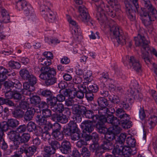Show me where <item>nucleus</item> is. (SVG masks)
<instances>
[{
    "label": "nucleus",
    "instance_id": "nucleus-1",
    "mask_svg": "<svg viewBox=\"0 0 157 157\" xmlns=\"http://www.w3.org/2000/svg\"><path fill=\"white\" fill-rule=\"evenodd\" d=\"M135 44L136 46L141 47L142 59L147 64H151L149 57V52H151L157 58V52L153 48L150 47L148 44L149 43L146 40L144 36L139 33L134 38Z\"/></svg>",
    "mask_w": 157,
    "mask_h": 157
},
{
    "label": "nucleus",
    "instance_id": "nucleus-2",
    "mask_svg": "<svg viewBox=\"0 0 157 157\" xmlns=\"http://www.w3.org/2000/svg\"><path fill=\"white\" fill-rule=\"evenodd\" d=\"M135 44L136 46L141 47L142 59L147 64H151L149 57V52H151L157 58V52L153 48L150 47L148 44L149 43L146 40L144 36L139 33L134 38Z\"/></svg>",
    "mask_w": 157,
    "mask_h": 157
},
{
    "label": "nucleus",
    "instance_id": "nucleus-3",
    "mask_svg": "<svg viewBox=\"0 0 157 157\" xmlns=\"http://www.w3.org/2000/svg\"><path fill=\"white\" fill-rule=\"evenodd\" d=\"M135 44L136 46L141 47L142 59L147 64H151L149 57V52H151L157 58V52L153 48L150 47L148 44L149 43L146 40L144 36L139 33L134 38Z\"/></svg>",
    "mask_w": 157,
    "mask_h": 157
},
{
    "label": "nucleus",
    "instance_id": "nucleus-4",
    "mask_svg": "<svg viewBox=\"0 0 157 157\" xmlns=\"http://www.w3.org/2000/svg\"><path fill=\"white\" fill-rule=\"evenodd\" d=\"M34 72L37 74L41 72L39 77L41 79L45 81V84L47 86L53 85L56 82L57 79L55 77L56 72L53 68H51L48 66L41 68L35 66Z\"/></svg>",
    "mask_w": 157,
    "mask_h": 157
},
{
    "label": "nucleus",
    "instance_id": "nucleus-5",
    "mask_svg": "<svg viewBox=\"0 0 157 157\" xmlns=\"http://www.w3.org/2000/svg\"><path fill=\"white\" fill-rule=\"evenodd\" d=\"M142 3L144 7L142 9V15L144 17H147L146 19H143L142 21L147 26L150 25L152 21L157 19V11L149 0H143Z\"/></svg>",
    "mask_w": 157,
    "mask_h": 157
},
{
    "label": "nucleus",
    "instance_id": "nucleus-6",
    "mask_svg": "<svg viewBox=\"0 0 157 157\" xmlns=\"http://www.w3.org/2000/svg\"><path fill=\"white\" fill-rule=\"evenodd\" d=\"M99 21L104 27L109 25L110 27V34L113 38L115 39L119 37L121 34H123V32L121 29L118 26L114 24V22L113 20L110 19H108L106 17V20L103 18L101 21Z\"/></svg>",
    "mask_w": 157,
    "mask_h": 157
},
{
    "label": "nucleus",
    "instance_id": "nucleus-7",
    "mask_svg": "<svg viewBox=\"0 0 157 157\" xmlns=\"http://www.w3.org/2000/svg\"><path fill=\"white\" fill-rule=\"evenodd\" d=\"M125 5V9L126 13L128 18L131 21L135 20V11L132 9V6L130 3L132 2L136 8V10L138 11L139 6L138 3V0H123Z\"/></svg>",
    "mask_w": 157,
    "mask_h": 157
},
{
    "label": "nucleus",
    "instance_id": "nucleus-8",
    "mask_svg": "<svg viewBox=\"0 0 157 157\" xmlns=\"http://www.w3.org/2000/svg\"><path fill=\"white\" fill-rule=\"evenodd\" d=\"M116 110L115 115L121 120L123 128H130L132 126L131 121H129V116L121 108L115 107Z\"/></svg>",
    "mask_w": 157,
    "mask_h": 157
},
{
    "label": "nucleus",
    "instance_id": "nucleus-9",
    "mask_svg": "<svg viewBox=\"0 0 157 157\" xmlns=\"http://www.w3.org/2000/svg\"><path fill=\"white\" fill-rule=\"evenodd\" d=\"M79 13L78 18L81 21L90 25H93V22L89 14L87 9L83 5H81L78 7Z\"/></svg>",
    "mask_w": 157,
    "mask_h": 157
},
{
    "label": "nucleus",
    "instance_id": "nucleus-10",
    "mask_svg": "<svg viewBox=\"0 0 157 157\" xmlns=\"http://www.w3.org/2000/svg\"><path fill=\"white\" fill-rule=\"evenodd\" d=\"M124 64L127 65L128 68H132L137 72H140L141 71V66L139 61L134 56H126L123 59Z\"/></svg>",
    "mask_w": 157,
    "mask_h": 157
},
{
    "label": "nucleus",
    "instance_id": "nucleus-11",
    "mask_svg": "<svg viewBox=\"0 0 157 157\" xmlns=\"http://www.w3.org/2000/svg\"><path fill=\"white\" fill-rule=\"evenodd\" d=\"M67 16L69 23L73 26L71 32L74 39L76 41L80 40L82 38L80 29L75 21L72 20L69 16L67 15Z\"/></svg>",
    "mask_w": 157,
    "mask_h": 157
},
{
    "label": "nucleus",
    "instance_id": "nucleus-12",
    "mask_svg": "<svg viewBox=\"0 0 157 157\" xmlns=\"http://www.w3.org/2000/svg\"><path fill=\"white\" fill-rule=\"evenodd\" d=\"M114 155H122L125 157H128L133 154L132 150L129 146L123 145L114 148L112 151Z\"/></svg>",
    "mask_w": 157,
    "mask_h": 157
},
{
    "label": "nucleus",
    "instance_id": "nucleus-13",
    "mask_svg": "<svg viewBox=\"0 0 157 157\" xmlns=\"http://www.w3.org/2000/svg\"><path fill=\"white\" fill-rule=\"evenodd\" d=\"M86 107L84 106L78 105L72 108V113L77 123H80L82 120L81 115L84 114L86 111Z\"/></svg>",
    "mask_w": 157,
    "mask_h": 157
},
{
    "label": "nucleus",
    "instance_id": "nucleus-14",
    "mask_svg": "<svg viewBox=\"0 0 157 157\" xmlns=\"http://www.w3.org/2000/svg\"><path fill=\"white\" fill-rule=\"evenodd\" d=\"M103 121L107 122L108 123L111 124L113 126L118 125L119 124L121 125L123 128V124L121 122V120L115 117H114L112 115H109L107 116L106 118L104 119Z\"/></svg>",
    "mask_w": 157,
    "mask_h": 157
},
{
    "label": "nucleus",
    "instance_id": "nucleus-15",
    "mask_svg": "<svg viewBox=\"0 0 157 157\" xmlns=\"http://www.w3.org/2000/svg\"><path fill=\"white\" fill-rule=\"evenodd\" d=\"M108 2L109 5H107L105 8V10L108 15L112 17H114L116 16L115 11L113 10V8L115 6L114 2V0H106Z\"/></svg>",
    "mask_w": 157,
    "mask_h": 157
},
{
    "label": "nucleus",
    "instance_id": "nucleus-16",
    "mask_svg": "<svg viewBox=\"0 0 157 157\" xmlns=\"http://www.w3.org/2000/svg\"><path fill=\"white\" fill-rule=\"evenodd\" d=\"M45 13H43L44 15V17L45 19L50 22H53L56 20V13L54 12L51 9L47 10Z\"/></svg>",
    "mask_w": 157,
    "mask_h": 157
},
{
    "label": "nucleus",
    "instance_id": "nucleus-17",
    "mask_svg": "<svg viewBox=\"0 0 157 157\" xmlns=\"http://www.w3.org/2000/svg\"><path fill=\"white\" fill-rule=\"evenodd\" d=\"M35 112V109L34 107H31L27 109L24 115V120L27 122L31 120L34 116Z\"/></svg>",
    "mask_w": 157,
    "mask_h": 157
},
{
    "label": "nucleus",
    "instance_id": "nucleus-18",
    "mask_svg": "<svg viewBox=\"0 0 157 157\" xmlns=\"http://www.w3.org/2000/svg\"><path fill=\"white\" fill-rule=\"evenodd\" d=\"M81 128L86 132L90 133L92 132L94 127L92 122L90 121H85L81 124Z\"/></svg>",
    "mask_w": 157,
    "mask_h": 157
},
{
    "label": "nucleus",
    "instance_id": "nucleus-19",
    "mask_svg": "<svg viewBox=\"0 0 157 157\" xmlns=\"http://www.w3.org/2000/svg\"><path fill=\"white\" fill-rule=\"evenodd\" d=\"M71 86L72 87L71 89H66L63 90L62 93L65 96H68L69 97H70L73 92L75 91V92H76L78 91L80 89V87H81L82 86L73 84H72Z\"/></svg>",
    "mask_w": 157,
    "mask_h": 157
},
{
    "label": "nucleus",
    "instance_id": "nucleus-20",
    "mask_svg": "<svg viewBox=\"0 0 157 157\" xmlns=\"http://www.w3.org/2000/svg\"><path fill=\"white\" fill-rule=\"evenodd\" d=\"M23 86V89L21 91V93L23 94L31 96L32 92L34 90L35 88L32 86L30 87L27 82H24Z\"/></svg>",
    "mask_w": 157,
    "mask_h": 157
},
{
    "label": "nucleus",
    "instance_id": "nucleus-21",
    "mask_svg": "<svg viewBox=\"0 0 157 157\" xmlns=\"http://www.w3.org/2000/svg\"><path fill=\"white\" fill-rule=\"evenodd\" d=\"M60 150L63 154H67L69 153L71 149V144L70 142L67 141H63L61 144Z\"/></svg>",
    "mask_w": 157,
    "mask_h": 157
},
{
    "label": "nucleus",
    "instance_id": "nucleus-22",
    "mask_svg": "<svg viewBox=\"0 0 157 157\" xmlns=\"http://www.w3.org/2000/svg\"><path fill=\"white\" fill-rule=\"evenodd\" d=\"M103 144L101 145V148L102 151L103 150H110L116 148V146H114L113 142H110L108 140H103Z\"/></svg>",
    "mask_w": 157,
    "mask_h": 157
},
{
    "label": "nucleus",
    "instance_id": "nucleus-23",
    "mask_svg": "<svg viewBox=\"0 0 157 157\" xmlns=\"http://www.w3.org/2000/svg\"><path fill=\"white\" fill-rule=\"evenodd\" d=\"M96 142L93 143L91 146V147L92 150L95 151V155L96 157L98 156L99 157H102V154L104 152L102 150V148L101 147L100 148H98V144Z\"/></svg>",
    "mask_w": 157,
    "mask_h": 157
},
{
    "label": "nucleus",
    "instance_id": "nucleus-24",
    "mask_svg": "<svg viewBox=\"0 0 157 157\" xmlns=\"http://www.w3.org/2000/svg\"><path fill=\"white\" fill-rule=\"evenodd\" d=\"M127 135L125 133H121L117 139L116 147L124 145Z\"/></svg>",
    "mask_w": 157,
    "mask_h": 157
},
{
    "label": "nucleus",
    "instance_id": "nucleus-25",
    "mask_svg": "<svg viewBox=\"0 0 157 157\" xmlns=\"http://www.w3.org/2000/svg\"><path fill=\"white\" fill-rule=\"evenodd\" d=\"M19 152L22 154L25 153L28 157H30L32 156L30 150L28 148V145L27 144H24L20 148Z\"/></svg>",
    "mask_w": 157,
    "mask_h": 157
},
{
    "label": "nucleus",
    "instance_id": "nucleus-26",
    "mask_svg": "<svg viewBox=\"0 0 157 157\" xmlns=\"http://www.w3.org/2000/svg\"><path fill=\"white\" fill-rule=\"evenodd\" d=\"M28 5L25 0H19L16 3V8L19 10H24Z\"/></svg>",
    "mask_w": 157,
    "mask_h": 157
},
{
    "label": "nucleus",
    "instance_id": "nucleus-27",
    "mask_svg": "<svg viewBox=\"0 0 157 157\" xmlns=\"http://www.w3.org/2000/svg\"><path fill=\"white\" fill-rule=\"evenodd\" d=\"M52 7V5L49 2L46 0L44 1L42 3L40 10L43 13L47 11V10L51 9Z\"/></svg>",
    "mask_w": 157,
    "mask_h": 157
},
{
    "label": "nucleus",
    "instance_id": "nucleus-28",
    "mask_svg": "<svg viewBox=\"0 0 157 157\" xmlns=\"http://www.w3.org/2000/svg\"><path fill=\"white\" fill-rule=\"evenodd\" d=\"M106 122L101 121L100 122H98L96 124V128L100 133H105L106 130H107V128H106L104 125V123Z\"/></svg>",
    "mask_w": 157,
    "mask_h": 157
},
{
    "label": "nucleus",
    "instance_id": "nucleus-29",
    "mask_svg": "<svg viewBox=\"0 0 157 157\" xmlns=\"http://www.w3.org/2000/svg\"><path fill=\"white\" fill-rule=\"evenodd\" d=\"M131 93L132 95V97L135 100H138L139 101H141L143 98V95L138 90H132Z\"/></svg>",
    "mask_w": 157,
    "mask_h": 157
},
{
    "label": "nucleus",
    "instance_id": "nucleus-30",
    "mask_svg": "<svg viewBox=\"0 0 157 157\" xmlns=\"http://www.w3.org/2000/svg\"><path fill=\"white\" fill-rule=\"evenodd\" d=\"M64 107V106L63 104L59 103L58 104L55 105L53 106L51 109L57 113H62Z\"/></svg>",
    "mask_w": 157,
    "mask_h": 157
},
{
    "label": "nucleus",
    "instance_id": "nucleus-31",
    "mask_svg": "<svg viewBox=\"0 0 157 157\" xmlns=\"http://www.w3.org/2000/svg\"><path fill=\"white\" fill-rule=\"evenodd\" d=\"M128 38L123 33V34H121L117 38H115L117 42V43L120 44L121 45H123L126 44L127 39Z\"/></svg>",
    "mask_w": 157,
    "mask_h": 157
},
{
    "label": "nucleus",
    "instance_id": "nucleus-32",
    "mask_svg": "<svg viewBox=\"0 0 157 157\" xmlns=\"http://www.w3.org/2000/svg\"><path fill=\"white\" fill-rule=\"evenodd\" d=\"M98 105L100 107H109L107 100L104 97H100L97 100Z\"/></svg>",
    "mask_w": 157,
    "mask_h": 157
},
{
    "label": "nucleus",
    "instance_id": "nucleus-33",
    "mask_svg": "<svg viewBox=\"0 0 157 157\" xmlns=\"http://www.w3.org/2000/svg\"><path fill=\"white\" fill-rule=\"evenodd\" d=\"M107 132L106 133L105 136L104 140H108V141L113 142V141L115 139V135L112 132L109 130H108Z\"/></svg>",
    "mask_w": 157,
    "mask_h": 157
},
{
    "label": "nucleus",
    "instance_id": "nucleus-34",
    "mask_svg": "<svg viewBox=\"0 0 157 157\" xmlns=\"http://www.w3.org/2000/svg\"><path fill=\"white\" fill-rule=\"evenodd\" d=\"M148 123L150 128H153L157 123V117L155 115L151 116L148 119Z\"/></svg>",
    "mask_w": 157,
    "mask_h": 157
},
{
    "label": "nucleus",
    "instance_id": "nucleus-35",
    "mask_svg": "<svg viewBox=\"0 0 157 157\" xmlns=\"http://www.w3.org/2000/svg\"><path fill=\"white\" fill-rule=\"evenodd\" d=\"M84 71L83 75L84 80L88 82H91L93 80L92 72L90 70H84Z\"/></svg>",
    "mask_w": 157,
    "mask_h": 157
},
{
    "label": "nucleus",
    "instance_id": "nucleus-36",
    "mask_svg": "<svg viewBox=\"0 0 157 157\" xmlns=\"http://www.w3.org/2000/svg\"><path fill=\"white\" fill-rule=\"evenodd\" d=\"M8 135L10 139L12 141L20 138V134L16 131H10L9 132Z\"/></svg>",
    "mask_w": 157,
    "mask_h": 157
},
{
    "label": "nucleus",
    "instance_id": "nucleus-37",
    "mask_svg": "<svg viewBox=\"0 0 157 157\" xmlns=\"http://www.w3.org/2000/svg\"><path fill=\"white\" fill-rule=\"evenodd\" d=\"M29 85L30 86H32L33 88L34 87V85H35L37 82V79L35 76L33 75H30L29 78L27 79Z\"/></svg>",
    "mask_w": 157,
    "mask_h": 157
},
{
    "label": "nucleus",
    "instance_id": "nucleus-38",
    "mask_svg": "<svg viewBox=\"0 0 157 157\" xmlns=\"http://www.w3.org/2000/svg\"><path fill=\"white\" fill-rule=\"evenodd\" d=\"M19 73L21 76L24 80H27L30 75L29 71L26 69H21Z\"/></svg>",
    "mask_w": 157,
    "mask_h": 157
},
{
    "label": "nucleus",
    "instance_id": "nucleus-39",
    "mask_svg": "<svg viewBox=\"0 0 157 157\" xmlns=\"http://www.w3.org/2000/svg\"><path fill=\"white\" fill-rule=\"evenodd\" d=\"M47 100L48 101V105L51 109L53 106L56 105V103L58 101L56 97L52 95L50 97L47 98Z\"/></svg>",
    "mask_w": 157,
    "mask_h": 157
},
{
    "label": "nucleus",
    "instance_id": "nucleus-40",
    "mask_svg": "<svg viewBox=\"0 0 157 157\" xmlns=\"http://www.w3.org/2000/svg\"><path fill=\"white\" fill-rule=\"evenodd\" d=\"M49 144L51 146V147L56 150L60 148V144L59 143L54 139H49Z\"/></svg>",
    "mask_w": 157,
    "mask_h": 157
},
{
    "label": "nucleus",
    "instance_id": "nucleus-41",
    "mask_svg": "<svg viewBox=\"0 0 157 157\" xmlns=\"http://www.w3.org/2000/svg\"><path fill=\"white\" fill-rule=\"evenodd\" d=\"M52 134L56 139L59 141L62 140L64 138L63 134L60 131H53Z\"/></svg>",
    "mask_w": 157,
    "mask_h": 157
},
{
    "label": "nucleus",
    "instance_id": "nucleus-42",
    "mask_svg": "<svg viewBox=\"0 0 157 157\" xmlns=\"http://www.w3.org/2000/svg\"><path fill=\"white\" fill-rule=\"evenodd\" d=\"M108 98L111 102L114 104H118L121 101L118 96L113 94L109 95Z\"/></svg>",
    "mask_w": 157,
    "mask_h": 157
},
{
    "label": "nucleus",
    "instance_id": "nucleus-43",
    "mask_svg": "<svg viewBox=\"0 0 157 157\" xmlns=\"http://www.w3.org/2000/svg\"><path fill=\"white\" fill-rule=\"evenodd\" d=\"M81 132L79 130L76 131H73L71 136V139L75 141L78 140L80 137Z\"/></svg>",
    "mask_w": 157,
    "mask_h": 157
},
{
    "label": "nucleus",
    "instance_id": "nucleus-44",
    "mask_svg": "<svg viewBox=\"0 0 157 157\" xmlns=\"http://www.w3.org/2000/svg\"><path fill=\"white\" fill-rule=\"evenodd\" d=\"M41 101L40 97L36 95L33 96L30 98V103L33 105H36L39 104Z\"/></svg>",
    "mask_w": 157,
    "mask_h": 157
},
{
    "label": "nucleus",
    "instance_id": "nucleus-45",
    "mask_svg": "<svg viewBox=\"0 0 157 157\" xmlns=\"http://www.w3.org/2000/svg\"><path fill=\"white\" fill-rule=\"evenodd\" d=\"M83 87L84 88V92L85 93L86 97L87 100L90 101H92L94 98V95L93 93L87 90L85 86Z\"/></svg>",
    "mask_w": 157,
    "mask_h": 157
},
{
    "label": "nucleus",
    "instance_id": "nucleus-46",
    "mask_svg": "<svg viewBox=\"0 0 157 157\" xmlns=\"http://www.w3.org/2000/svg\"><path fill=\"white\" fill-rule=\"evenodd\" d=\"M36 118L37 119L36 120L37 122L39 124L42 125L46 124L47 120L44 117L38 115L36 116Z\"/></svg>",
    "mask_w": 157,
    "mask_h": 157
},
{
    "label": "nucleus",
    "instance_id": "nucleus-47",
    "mask_svg": "<svg viewBox=\"0 0 157 157\" xmlns=\"http://www.w3.org/2000/svg\"><path fill=\"white\" fill-rule=\"evenodd\" d=\"M82 87H84V86H81L82 88L83 89V90L82 89H79L78 91H77L76 92H74L73 98L75 97V96L79 99H82L83 98L84 96V88Z\"/></svg>",
    "mask_w": 157,
    "mask_h": 157
},
{
    "label": "nucleus",
    "instance_id": "nucleus-48",
    "mask_svg": "<svg viewBox=\"0 0 157 157\" xmlns=\"http://www.w3.org/2000/svg\"><path fill=\"white\" fill-rule=\"evenodd\" d=\"M56 118L58 121L61 123H66L68 121V117L63 114L57 115Z\"/></svg>",
    "mask_w": 157,
    "mask_h": 157
},
{
    "label": "nucleus",
    "instance_id": "nucleus-49",
    "mask_svg": "<svg viewBox=\"0 0 157 157\" xmlns=\"http://www.w3.org/2000/svg\"><path fill=\"white\" fill-rule=\"evenodd\" d=\"M81 154L83 157H90L91 155L90 151L85 147H82Z\"/></svg>",
    "mask_w": 157,
    "mask_h": 157
},
{
    "label": "nucleus",
    "instance_id": "nucleus-50",
    "mask_svg": "<svg viewBox=\"0 0 157 157\" xmlns=\"http://www.w3.org/2000/svg\"><path fill=\"white\" fill-rule=\"evenodd\" d=\"M108 108L106 107H101L98 110V113L99 115L100 116H103L105 118H106V117L105 116L106 114L108 113Z\"/></svg>",
    "mask_w": 157,
    "mask_h": 157
},
{
    "label": "nucleus",
    "instance_id": "nucleus-51",
    "mask_svg": "<svg viewBox=\"0 0 157 157\" xmlns=\"http://www.w3.org/2000/svg\"><path fill=\"white\" fill-rule=\"evenodd\" d=\"M7 122L9 126L12 128L16 127L19 124L18 121L13 119H8Z\"/></svg>",
    "mask_w": 157,
    "mask_h": 157
},
{
    "label": "nucleus",
    "instance_id": "nucleus-52",
    "mask_svg": "<svg viewBox=\"0 0 157 157\" xmlns=\"http://www.w3.org/2000/svg\"><path fill=\"white\" fill-rule=\"evenodd\" d=\"M8 65L9 67L13 68V69H19L21 67L20 63L17 62L13 61H10L8 63Z\"/></svg>",
    "mask_w": 157,
    "mask_h": 157
},
{
    "label": "nucleus",
    "instance_id": "nucleus-53",
    "mask_svg": "<svg viewBox=\"0 0 157 157\" xmlns=\"http://www.w3.org/2000/svg\"><path fill=\"white\" fill-rule=\"evenodd\" d=\"M126 143L129 147H134L135 145L136 140L134 138L131 137H128L126 140Z\"/></svg>",
    "mask_w": 157,
    "mask_h": 157
},
{
    "label": "nucleus",
    "instance_id": "nucleus-54",
    "mask_svg": "<svg viewBox=\"0 0 157 157\" xmlns=\"http://www.w3.org/2000/svg\"><path fill=\"white\" fill-rule=\"evenodd\" d=\"M30 136L29 134L28 133H24L21 137L20 136V140L21 143L27 142L29 140Z\"/></svg>",
    "mask_w": 157,
    "mask_h": 157
},
{
    "label": "nucleus",
    "instance_id": "nucleus-55",
    "mask_svg": "<svg viewBox=\"0 0 157 157\" xmlns=\"http://www.w3.org/2000/svg\"><path fill=\"white\" fill-rule=\"evenodd\" d=\"M26 128L28 131L32 132L36 128V125L34 123L30 122L27 124Z\"/></svg>",
    "mask_w": 157,
    "mask_h": 157
},
{
    "label": "nucleus",
    "instance_id": "nucleus-56",
    "mask_svg": "<svg viewBox=\"0 0 157 157\" xmlns=\"http://www.w3.org/2000/svg\"><path fill=\"white\" fill-rule=\"evenodd\" d=\"M23 10L24 11V13L26 16H29L34 13L33 8L29 4Z\"/></svg>",
    "mask_w": 157,
    "mask_h": 157
},
{
    "label": "nucleus",
    "instance_id": "nucleus-57",
    "mask_svg": "<svg viewBox=\"0 0 157 157\" xmlns=\"http://www.w3.org/2000/svg\"><path fill=\"white\" fill-rule=\"evenodd\" d=\"M111 132H112L115 135L119 133L121 131V129L119 126L118 125L115 126H113L112 128H109V129Z\"/></svg>",
    "mask_w": 157,
    "mask_h": 157
},
{
    "label": "nucleus",
    "instance_id": "nucleus-58",
    "mask_svg": "<svg viewBox=\"0 0 157 157\" xmlns=\"http://www.w3.org/2000/svg\"><path fill=\"white\" fill-rule=\"evenodd\" d=\"M87 90L92 93H96L98 91V86L96 84L90 85L87 87Z\"/></svg>",
    "mask_w": 157,
    "mask_h": 157
},
{
    "label": "nucleus",
    "instance_id": "nucleus-59",
    "mask_svg": "<svg viewBox=\"0 0 157 157\" xmlns=\"http://www.w3.org/2000/svg\"><path fill=\"white\" fill-rule=\"evenodd\" d=\"M105 118L103 116H100L99 115H97V114L96 115H94L93 116V117L92 118V119L93 122L94 123L97 122H100L101 121L102 122H104L103 121L104 119Z\"/></svg>",
    "mask_w": 157,
    "mask_h": 157
},
{
    "label": "nucleus",
    "instance_id": "nucleus-60",
    "mask_svg": "<svg viewBox=\"0 0 157 157\" xmlns=\"http://www.w3.org/2000/svg\"><path fill=\"white\" fill-rule=\"evenodd\" d=\"M12 114L16 118L21 117L23 116V112L20 109L16 110L12 112Z\"/></svg>",
    "mask_w": 157,
    "mask_h": 157
},
{
    "label": "nucleus",
    "instance_id": "nucleus-61",
    "mask_svg": "<svg viewBox=\"0 0 157 157\" xmlns=\"http://www.w3.org/2000/svg\"><path fill=\"white\" fill-rule=\"evenodd\" d=\"M68 126L73 131H76L79 130L76 123H75L73 121H71L69 122L68 124Z\"/></svg>",
    "mask_w": 157,
    "mask_h": 157
},
{
    "label": "nucleus",
    "instance_id": "nucleus-62",
    "mask_svg": "<svg viewBox=\"0 0 157 157\" xmlns=\"http://www.w3.org/2000/svg\"><path fill=\"white\" fill-rule=\"evenodd\" d=\"M101 78L102 81H106L108 82H111L112 80L111 79L109 78V75L107 72L102 73L101 74Z\"/></svg>",
    "mask_w": 157,
    "mask_h": 157
},
{
    "label": "nucleus",
    "instance_id": "nucleus-63",
    "mask_svg": "<svg viewBox=\"0 0 157 157\" xmlns=\"http://www.w3.org/2000/svg\"><path fill=\"white\" fill-rule=\"evenodd\" d=\"M20 138L13 140V144L12 145L11 147L13 149L17 150L19 147V145L21 142Z\"/></svg>",
    "mask_w": 157,
    "mask_h": 157
},
{
    "label": "nucleus",
    "instance_id": "nucleus-64",
    "mask_svg": "<svg viewBox=\"0 0 157 157\" xmlns=\"http://www.w3.org/2000/svg\"><path fill=\"white\" fill-rule=\"evenodd\" d=\"M42 114L43 116L45 117L48 118L50 117L52 115V112L51 110L48 109H43L42 110Z\"/></svg>",
    "mask_w": 157,
    "mask_h": 157
}]
</instances>
